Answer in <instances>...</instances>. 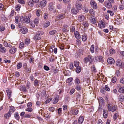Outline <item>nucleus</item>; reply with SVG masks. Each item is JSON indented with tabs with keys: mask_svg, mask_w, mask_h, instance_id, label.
Here are the masks:
<instances>
[{
	"mask_svg": "<svg viewBox=\"0 0 124 124\" xmlns=\"http://www.w3.org/2000/svg\"><path fill=\"white\" fill-rule=\"evenodd\" d=\"M71 12L73 14H76L78 12V9H77L75 8H72L71 10Z\"/></svg>",
	"mask_w": 124,
	"mask_h": 124,
	"instance_id": "nucleus-27",
	"label": "nucleus"
},
{
	"mask_svg": "<svg viewBox=\"0 0 124 124\" xmlns=\"http://www.w3.org/2000/svg\"><path fill=\"white\" fill-rule=\"evenodd\" d=\"M98 26L100 28H104L105 27L102 21L99 22L98 23Z\"/></svg>",
	"mask_w": 124,
	"mask_h": 124,
	"instance_id": "nucleus-20",
	"label": "nucleus"
},
{
	"mask_svg": "<svg viewBox=\"0 0 124 124\" xmlns=\"http://www.w3.org/2000/svg\"><path fill=\"white\" fill-rule=\"evenodd\" d=\"M34 2L31 0H28V4L30 6H33L34 5Z\"/></svg>",
	"mask_w": 124,
	"mask_h": 124,
	"instance_id": "nucleus-32",
	"label": "nucleus"
},
{
	"mask_svg": "<svg viewBox=\"0 0 124 124\" xmlns=\"http://www.w3.org/2000/svg\"><path fill=\"white\" fill-rule=\"evenodd\" d=\"M89 12L90 14L92 16H94V13H95V12L93 11V10L92 9H90L89 10Z\"/></svg>",
	"mask_w": 124,
	"mask_h": 124,
	"instance_id": "nucleus-41",
	"label": "nucleus"
},
{
	"mask_svg": "<svg viewBox=\"0 0 124 124\" xmlns=\"http://www.w3.org/2000/svg\"><path fill=\"white\" fill-rule=\"evenodd\" d=\"M90 4L91 6L94 8L96 9L97 8V4L95 2L93 1H91V2Z\"/></svg>",
	"mask_w": 124,
	"mask_h": 124,
	"instance_id": "nucleus-9",
	"label": "nucleus"
},
{
	"mask_svg": "<svg viewBox=\"0 0 124 124\" xmlns=\"http://www.w3.org/2000/svg\"><path fill=\"white\" fill-rule=\"evenodd\" d=\"M107 62L110 64H112L115 62L114 59L110 57L108 58L107 60Z\"/></svg>",
	"mask_w": 124,
	"mask_h": 124,
	"instance_id": "nucleus-10",
	"label": "nucleus"
},
{
	"mask_svg": "<svg viewBox=\"0 0 124 124\" xmlns=\"http://www.w3.org/2000/svg\"><path fill=\"white\" fill-rule=\"evenodd\" d=\"M34 22L35 24H38L39 22V19L38 18H36L35 19Z\"/></svg>",
	"mask_w": 124,
	"mask_h": 124,
	"instance_id": "nucleus-31",
	"label": "nucleus"
},
{
	"mask_svg": "<svg viewBox=\"0 0 124 124\" xmlns=\"http://www.w3.org/2000/svg\"><path fill=\"white\" fill-rule=\"evenodd\" d=\"M79 39H77L76 40V43L78 45H80L81 42L80 40H79Z\"/></svg>",
	"mask_w": 124,
	"mask_h": 124,
	"instance_id": "nucleus-62",
	"label": "nucleus"
},
{
	"mask_svg": "<svg viewBox=\"0 0 124 124\" xmlns=\"http://www.w3.org/2000/svg\"><path fill=\"white\" fill-rule=\"evenodd\" d=\"M90 21L92 23L95 24L96 23V20L93 16H92L90 18Z\"/></svg>",
	"mask_w": 124,
	"mask_h": 124,
	"instance_id": "nucleus-8",
	"label": "nucleus"
},
{
	"mask_svg": "<svg viewBox=\"0 0 124 124\" xmlns=\"http://www.w3.org/2000/svg\"><path fill=\"white\" fill-rule=\"evenodd\" d=\"M10 108V111L13 112L15 111V107L12 106H10L9 107Z\"/></svg>",
	"mask_w": 124,
	"mask_h": 124,
	"instance_id": "nucleus-44",
	"label": "nucleus"
},
{
	"mask_svg": "<svg viewBox=\"0 0 124 124\" xmlns=\"http://www.w3.org/2000/svg\"><path fill=\"white\" fill-rule=\"evenodd\" d=\"M26 111L29 112H31L32 111L33 109L32 108L28 107L25 110Z\"/></svg>",
	"mask_w": 124,
	"mask_h": 124,
	"instance_id": "nucleus-56",
	"label": "nucleus"
},
{
	"mask_svg": "<svg viewBox=\"0 0 124 124\" xmlns=\"http://www.w3.org/2000/svg\"><path fill=\"white\" fill-rule=\"evenodd\" d=\"M44 33L43 32L38 31L36 32L34 36V39L35 40H39L40 38V36L43 35Z\"/></svg>",
	"mask_w": 124,
	"mask_h": 124,
	"instance_id": "nucleus-3",
	"label": "nucleus"
},
{
	"mask_svg": "<svg viewBox=\"0 0 124 124\" xmlns=\"http://www.w3.org/2000/svg\"><path fill=\"white\" fill-rule=\"evenodd\" d=\"M24 44L23 42H21L20 44L19 48L21 49H22L24 47Z\"/></svg>",
	"mask_w": 124,
	"mask_h": 124,
	"instance_id": "nucleus-53",
	"label": "nucleus"
},
{
	"mask_svg": "<svg viewBox=\"0 0 124 124\" xmlns=\"http://www.w3.org/2000/svg\"><path fill=\"white\" fill-rule=\"evenodd\" d=\"M57 32V31L55 30H53L50 31L49 33L51 35H52L55 34Z\"/></svg>",
	"mask_w": 124,
	"mask_h": 124,
	"instance_id": "nucleus-43",
	"label": "nucleus"
},
{
	"mask_svg": "<svg viewBox=\"0 0 124 124\" xmlns=\"http://www.w3.org/2000/svg\"><path fill=\"white\" fill-rule=\"evenodd\" d=\"M94 45H93L91 46L90 50L91 52L92 53H93L94 52Z\"/></svg>",
	"mask_w": 124,
	"mask_h": 124,
	"instance_id": "nucleus-38",
	"label": "nucleus"
},
{
	"mask_svg": "<svg viewBox=\"0 0 124 124\" xmlns=\"http://www.w3.org/2000/svg\"><path fill=\"white\" fill-rule=\"evenodd\" d=\"M30 80L32 81H33L35 79L34 78L33 75H31L30 77Z\"/></svg>",
	"mask_w": 124,
	"mask_h": 124,
	"instance_id": "nucleus-63",
	"label": "nucleus"
},
{
	"mask_svg": "<svg viewBox=\"0 0 124 124\" xmlns=\"http://www.w3.org/2000/svg\"><path fill=\"white\" fill-rule=\"evenodd\" d=\"M112 104L109 102H108L107 105L108 109L109 111H111L112 112L116 111L117 109L116 106H114L111 108Z\"/></svg>",
	"mask_w": 124,
	"mask_h": 124,
	"instance_id": "nucleus-1",
	"label": "nucleus"
},
{
	"mask_svg": "<svg viewBox=\"0 0 124 124\" xmlns=\"http://www.w3.org/2000/svg\"><path fill=\"white\" fill-rule=\"evenodd\" d=\"M20 8L21 5H20L18 4L16 6V9L17 11H18L20 10Z\"/></svg>",
	"mask_w": 124,
	"mask_h": 124,
	"instance_id": "nucleus-50",
	"label": "nucleus"
},
{
	"mask_svg": "<svg viewBox=\"0 0 124 124\" xmlns=\"http://www.w3.org/2000/svg\"><path fill=\"white\" fill-rule=\"evenodd\" d=\"M85 18L84 16L82 15H80L78 17V20L79 22H83L84 21Z\"/></svg>",
	"mask_w": 124,
	"mask_h": 124,
	"instance_id": "nucleus-16",
	"label": "nucleus"
},
{
	"mask_svg": "<svg viewBox=\"0 0 124 124\" xmlns=\"http://www.w3.org/2000/svg\"><path fill=\"white\" fill-rule=\"evenodd\" d=\"M65 15L63 14H59L57 16V18L59 19H62L64 18Z\"/></svg>",
	"mask_w": 124,
	"mask_h": 124,
	"instance_id": "nucleus-26",
	"label": "nucleus"
},
{
	"mask_svg": "<svg viewBox=\"0 0 124 124\" xmlns=\"http://www.w3.org/2000/svg\"><path fill=\"white\" fill-rule=\"evenodd\" d=\"M73 78H68L66 80L67 83H70L73 80Z\"/></svg>",
	"mask_w": 124,
	"mask_h": 124,
	"instance_id": "nucleus-48",
	"label": "nucleus"
},
{
	"mask_svg": "<svg viewBox=\"0 0 124 124\" xmlns=\"http://www.w3.org/2000/svg\"><path fill=\"white\" fill-rule=\"evenodd\" d=\"M116 63L117 66H119L121 68L124 67V63L122 62L120 59H117L116 61Z\"/></svg>",
	"mask_w": 124,
	"mask_h": 124,
	"instance_id": "nucleus-5",
	"label": "nucleus"
},
{
	"mask_svg": "<svg viewBox=\"0 0 124 124\" xmlns=\"http://www.w3.org/2000/svg\"><path fill=\"white\" fill-rule=\"evenodd\" d=\"M6 92L9 98L11 97V91L8 89H7L6 90Z\"/></svg>",
	"mask_w": 124,
	"mask_h": 124,
	"instance_id": "nucleus-28",
	"label": "nucleus"
},
{
	"mask_svg": "<svg viewBox=\"0 0 124 124\" xmlns=\"http://www.w3.org/2000/svg\"><path fill=\"white\" fill-rule=\"evenodd\" d=\"M5 29V27L4 26H0V31H4Z\"/></svg>",
	"mask_w": 124,
	"mask_h": 124,
	"instance_id": "nucleus-64",
	"label": "nucleus"
},
{
	"mask_svg": "<svg viewBox=\"0 0 124 124\" xmlns=\"http://www.w3.org/2000/svg\"><path fill=\"white\" fill-rule=\"evenodd\" d=\"M84 62L86 63L89 62V63H92L93 62V57L91 55H88L84 58Z\"/></svg>",
	"mask_w": 124,
	"mask_h": 124,
	"instance_id": "nucleus-2",
	"label": "nucleus"
},
{
	"mask_svg": "<svg viewBox=\"0 0 124 124\" xmlns=\"http://www.w3.org/2000/svg\"><path fill=\"white\" fill-rule=\"evenodd\" d=\"M44 69L46 71H48L50 70L49 68L47 66L45 65L44 66Z\"/></svg>",
	"mask_w": 124,
	"mask_h": 124,
	"instance_id": "nucleus-59",
	"label": "nucleus"
},
{
	"mask_svg": "<svg viewBox=\"0 0 124 124\" xmlns=\"http://www.w3.org/2000/svg\"><path fill=\"white\" fill-rule=\"evenodd\" d=\"M74 35L77 39H80L81 36L79 32L77 31H75L74 33Z\"/></svg>",
	"mask_w": 124,
	"mask_h": 124,
	"instance_id": "nucleus-6",
	"label": "nucleus"
},
{
	"mask_svg": "<svg viewBox=\"0 0 124 124\" xmlns=\"http://www.w3.org/2000/svg\"><path fill=\"white\" fill-rule=\"evenodd\" d=\"M107 13H109L111 16H113L114 15L113 12L112 11L108 10L107 11Z\"/></svg>",
	"mask_w": 124,
	"mask_h": 124,
	"instance_id": "nucleus-60",
	"label": "nucleus"
},
{
	"mask_svg": "<svg viewBox=\"0 0 124 124\" xmlns=\"http://www.w3.org/2000/svg\"><path fill=\"white\" fill-rule=\"evenodd\" d=\"M117 6L116 5L114 6L112 8V10L115 12L117 10Z\"/></svg>",
	"mask_w": 124,
	"mask_h": 124,
	"instance_id": "nucleus-57",
	"label": "nucleus"
},
{
	"mask_svg": "<svg viewBox=\"0 0 124 124\" xmlns=\"http://www.w3.org/2000/svg\"><path fill=\"white\" fill-rule=\"evenodd\" d=\"M15 117L17 120H18L19 119L20 117L18 113H15Z\"/></svg>",
	"mask_w": 124,
	"mask_h": 124,
	"instance_id": "nucleus-40",
	"label": "nucleus"
},
{
	"mask_svg": "<svg viewBox=\"0 0 124 124\" xmlns=\"http://www.w3.org/2000/svg\"><path fill=\"white\" fill-rule=\"evenodd\" d=\"M84 120V118L83 116H80L79 118L78 123L79 124H82Z\"/></svg>",
	"mask_w": 124,
	"mask_h": 124,
	"instance_id": "nucleus-23",
	"label": "nucleus"
},
{
	"mask_svg": "<svg viewBox=\"0 0 124 124\" xmlns=\"http://www.w3.org/2000/svg\"><path fill=\"white\" fill-rule=\"evenodd\" d=\"M41 12V10L38 9L37 10L36 12V15L38 17H39L40 16V13Z\"/></svg>",
	"mask_w": 124,
	"mask_h": 124,
	"instance_id": "nucleus-37",
	"label": "nucleus"
},
{
	"mask_svg": "<svg viewBox=\"0 0 124 124\" xmlns=\"http://www.w3.org/2000/svg\"><path fill=\"white\" fill-rule=\"evenodd\" d=\"M18 1L19 3L21 4H24L25 3V1L23 0H18Z\"/></svg>",
	"mask_w": 124,
	"mask_h": 124,
	"instance_id": "nucleus-58",
	"label": "nucleus"
},
{
	"mask_svg": "<svg viewBox=\"0 0 124 124\" xmlns=\"http://www.w3.org/2000/svg\"><path fill=\"white\" fill-rule=\"evenodd\" d=\"M49 9L50 11H52L53 8V6L52 3H50L49 5Z\"/></svg>",
	"mask_w": 124,
	"mask_h": 124,
	"instance_id": "nucleus-46",
	"label": "nucleus"
},
{
	"mask_svg": "<svg viewBox=\"0 0 124 124\" xmlns=\"http://www.w3.org/2000/svg\"><path fill=\"white\" fill-rule=\"evenodd\" d=\"M16 49L14 47H12L9 50V52L11 54H13L16 51Z\"/></svg>",
	"mask_w": 124,
	"mask_h": 124,
	"instance_id": "nucleus-15",
	"label": "nucleus"
},
{
	"mask_svg": "<svg viewBox=\"0 0 124 124\" xmlns=\"http://www.w3.org/2000/svg\"><path fill=\"white\" fill-rule=\"evenodd\" d=\"M118 92L120 93H124V87H121L119 89Z\"/></svg>",
	"mask_w": 124,
	"mask_h": 124,
	"instance_id": "nucleus-29",
	"label": "nucleus"
},
{
	"mask_svg": "<svg viewBox=\"0 0 124 124\" xmlns=\"http://www.w3.org/2000/svg\"><path fill=\"white\" fill-rule=\"evenodd\" d=\"M115 52V51L113 49H112L110 50L109 51V53L111 56L112 54L114 53Z\"/></svg>",
	"mask_w": 124,
	"mask_h": 124,
	"instance_id": "nucleus-61",
	"label": "nucleus"
},
{
	"mask_svg": "<svg viewBox=\"0 0 124 124\" xmlns=\"http://www.w3.org/2000/svg\"><path fill=\"white\" fill-rule=\"evenodd\" d=\"M118 100L120 102H123L124 101V95L122 94H120L118 96Z\"/></svg>",
	"mask_w": 124,
	"mask_h": 124,
	"instance_id": "nucleus-7",
	"label": "nucleus"
},
{
	"mask_svg": "<svg viewBox=\"0 0 124 124\" xmlns=\"http://www.w3.org/2000/svg\"><path fill=\"white\" fill-rule=\"evenodd\" d=\"M59 97L58 95H57L56 97L53 100V101L54 104L57 103L58 101Z\"/></svg>",
	"mask_w": 124,
	"mask_h": 124,
	"instance_id": "nucleus-13",
	"label": "nucleus"
},
{
	"mask_svg": "<svg viewBox=\"0 0 124 124\" xmlns=\"http://www.w3.org/2000/svg\"><path fill=\"white\" fill-rule=\"evenodd\" d=\"M99 104L100 105H103L104 103V101L102 97H100L98 99Z\"/></svg>",
	"mask_w": 124,
	"mask_h": 124,
	"instance_id": "nucleus-14",
	"label": "nucleus"
},
{
	"mask_svg": "<svg viewBox=\"0 0 124 124\" xmlns=\"http://www.w3.org/2000/svg\"><path fill=\"white\" fill-rule=\"evenodd\" d=\"M119 116V113H116L113 116V118L114 120H115Z\"/></svg>",
	"mask_w": 124,
	"mask_h": 124,
	"instance_id": "nucleus-34",
	"label": "nucleus"
},
{
	"mask_svg": "<svg viewBox=\"0 0 124 124\" xmlns=\"http://www.w3.org/2000/svg\"><path fill=\"white\" fill-rule=\"evenodd\" d=\"M55 47L53 46H51L49 49V51L51 52H53L54 51V49Z\"/></svg>",
	"mask_w": 124,
	"mask_h": 124,
	"instance_id": "nucleus-47",
	"label": "nucleus"
},
{
	"mask_svg": "<svg viewBox=\"0 0 124 124\" xmlns=\"http://www.w3.org/2000/svg\"><path fill=\"white\" fill-rule=\"evenodd\" d=\"M91 70L92 72H96V70L94 65H93L91 66Z\"/></svg>",
	"mask_w": 124,
	"mask_h": 124,
	"instance_id": "nucleus-36",
	"label": "nucleus"
},
{
	"mask_svg": "<svg viewBox=\"0 0 124 124\" xmlns=\"http://www.w3.org/2000/svg\"><path fill=\"white\" fill-rule=\"evenodd\" d=\"M47 3V2L45 0H44L41 1L40 3V5L42 7H44Z\"/></svg>",
	"mask_w": 124,
	"mask_h": 124,
	"instance_id": "nucleus-18",
	"label": "nucleus"
},
{
	"mask_svg": "<svg viewBox=\"0 0 124 124\" xmlns=\"http://www.w3.org/2000/svg\"><path fill=\"white\" fill-rule=\"evenodd\" d=\"M3 44L4 46L6 47H11L12 46L10 44H8L7 42L4 41Z\"/></svg>",
	"mask_w": 124,
	"mask_h": 124,
	"instance_id": "nucleus-24",
	"label": "nucleus"
},
{
	"mask_svg": "<svg viewBox=\"0 0 124 124\" xmlns=\"http://www.w3.org/2000/svg\"><path fill=\"white\" fill-rule=\"evenodd\" d=\"M76 70L77 73H79L81 71V67L79 66L77 67Z\"/></svg>",
	"mask_w": 124,
	"mask_h": 124,
	"instance_id": "nucleus-33",
	"label": "nucleus"
},
{
	"mask_svg": "<svg viewBox=\"0 0 124 124\" xmlns=\"http://www.w3.org/2000/svg\"><path fill=\"white\" fill-rule=\"evenodd\" d=\"M19 27L21 28L20 31L23 34H25L27 32L28 30L27 28L24 26H22L20 25L19 26Z\"/></svg>",
	"mask_w": 124,
	"mask_h": 124,
	"instance_id": "nucleus-4",
	"label": "nucleus"
},
{
	"mask_svg": "<svg viewBox=\"0 0 124 124\" xmlns=\"http://www.w3.org/2000/svg\"><path fill=\"white\" fill-rule=\"evenodd\" d=\"M22 63L20 62L18 63L17 65V69H19L21 68L22 66Z\"/></svg>",
	"mask_w": 124,
	"mask_h": 124,
	"instance_id": "nucleus-51",
	"label": "nucleus"
},
{
	"mask_svg": "<svg viewBox=\"0 0 124 124\" xmlns=\"http://www.w3.org/2000/svg\"><path fill=\"white\" fill-rule=\"evenodd\" d=\"M74 65L75 67L76 68L79 66V62H78L77 61H75L74 62Z\"/></svg>",
	"mask_w": 124,
	"mask_h": 124,
	"instance_id": "nucleus-49",
	"label": "nucleus"
},
{
	"mask_svg": "<svg viewBox=\"0 0 124 124\" xmlns=\"http://www.w3.org/2000/svg\"><path fill=\"white\" fill-rule=\"evenodd\" d=\"M65 75L67 76H69L70 75V73L68 70H66L64 71Z\"/></svg>",
	"mask_w": 124,
	"mask_h": 124,
	"instance_id": "nucleus-35",
	"label": "nucleus"
},
{
	"mask_svg": "<svg viewBox=\"0 0 124 124\" xmlns=\"http://www.w3.org/2000/svg\"><path fill=\"white\" fill-rule=\"evenodd\" d=\"M50 24L49 22H46L44 25V27L45 28H46Z\"/></svg>",
	"mask_w": 124,
	"mask_h": 124,
	"instance_id": "nucleus-54",
	"label": "nucleus"
},
{
	"mask_svg": "<svg viewBox=\"0 0 124 124\" xmlns=\"http://www.w3.org/2000/svg\"><path fill=\"white\" fill-rule=\"evenodd\" d=\"M117 80V78L116 77H114L111 80L112 83H115Z\"/></svg>",
	"mask_w": 124,
	"mask_h": 124,
	"instance_id": "nucleus-52",
	"label": "nucleus"
},
{
	"mask_svg": "<svg viewBox=\"0 0 124 124\" xmlns=\"http://www.w3.org/2000/svg\"><path fill=\"white\" fill-rule=\"evenodd\" d=\"M105 6L108 9H110L112 7L111 4V3L108 2L105 3Z\"/></svg>",
	"mask_w": 124,
	"mask_h": 124,
	"instance_id": "nucleus-17",
	"label": "nucleus"
},
{
	"mask_svg": "<svg viewBox=\"0 0 124 124\" xmlns=\"http://www.w3.org/2000/svg\"><path fill=\"white\" fill-rule=\"evenodd\" d=\"M0 52L3 53H5L6 51V48L3 47L1 44H0Z\"/></svg>",
	"mask_w": 124,
	"mask_h": 124,
	"instance_id": "nucleus-11",
	"label": "nucleus"
},
{
	"mask_svg": "<svg viewBox=\"0 0 124 124\" xmlns=\"http://www.w3.org/2000/svg\"><path fill=\"white\" fill-rule=\"evenodd\" d=\"M107 111L106 109H104L103 110V115L104 118H106L107 116Z\"/></svg>",
	"mask_w": 124,
	"mask_h": 124,
	"instance_id": "nucleus-22",
	"label": "nucleus"
},
{
	"mask_svg": "<svg viewBox=\"0 0 124 124\" xmlns=\"http://www.w3.org/2000/svg\"><path fill=\"white\" fill-rule=\"evenodd\" d=\"M83 25L85 27H87L88 26V23L87 21L84 22L83 23Z\"/></svg>",
	"mask_w": 124,
	"mask_h": 124,
	"instance_id": "nucleus-45",
	"label": "nucleus"
},
{
	"mask_svg": "<svg viewBox=\"0 0 124 124\" xmlns=\"http://www.w3.org/2000/svg\"><path fill=\"white\" fill-rule=\"evenodd\" d=\"M98 59L100 62H103V59L102 57L100 56L98 57Z\"/></svg>",
	"mask_w": 124,
	"mask_h": 124,
	"instance_id": "nucleus-39",
	"label": "nucleus"
},
{
	"mask_svg": "<svg viewBox=\"0 0 124 124\" xmlns=\"http://www.w3.org/2000/svg\"><path fill=\"white\" fill-rule=\"evenodd\" d=\"M11 114V111H9L7 114L4 115V116L6 119H8L10 116Z\"/></svg>",
	"mask_w": 124,
	"mask_h": 124,
	"instance_id": "nucleus-21",
	"label": "nucleus"
},
{
	"mask_svg": "<svg viewBox=\"0 0 124 124\" xmlns=\"http://www.w3.org/2000/svg\"><path fill=\"white\" fill-rule=\"evenodd\" d=\"M75 82V84H79L80 83V80L77 77L76 78Z\"/></svg>",
	"mask_w": 124,
	"mask_h": 124,
	"instance_id": "nucleus-42",
	"label": "nucleus"
},
{
	"mask_svg": "<svg viewBox=\"0 0 124 124\" xmlns=\"http://www.w3.org/2000/svg\"><path fill=\"white\" fill-rule=\"evenodd\" d=\"M76 7L78 10L81 9L82 8L81 4L80 3L78 2L75 5Z\"/></svg>",
	"mask_w": 124,
	"mask_h": 124,
	"instance_id": "nucleus-12",
	"label": "nucleus"
},
{
	"mask_svg": "<svg viewBox=\"0 0 124 124\" xmlns=\"http://www.w3.org/2000/svg\"><path fill=\"white\" fill-rule=\"evenodd\" d=\"M23 20L25 21V22L27 23H29L30 21V19L28 17H23Z\"/></svg>",
	"mask_w": 124,
	"mask_h": 124,
	"instance_id": "nucleus-19",
	"label": "nucleus"
},
{
	"mask_svg": "<svg viewBox=\"0 0 124 124\" xmlns=\"http://www.w3.org/2000/svg\"><path fill=\"white\" fill-rule=\"evenodd\" d=\"M122 20L120 18L116 19V23L117 24H119L121 23Z\"/></svg>",
	"mask_w": 124,
	"mask_h": 124,
	"instance_id": "nucleus-30",
	"label": "nucleus"
},
{
	"mask_svg": "<svg viewBox=\"0 0 124 124\" xmlns=\"http://www.w3.org/2000/svg\"><path fill=\"white\" fill-rule=\"evenodd\" d=\"M87 39V37L86 35L85 34L82 35V40L83 41H86Z\"/></svg>",
	"mask_w": 124,
	"mask_h": 124,
	"instance_id": "nucleus-25",
	"label": "nucleus"
},
{
	"mask_svg": "<svg viewBox=\"0 0 124 124\" xmlns=\"http://www.w3.org/2000/svg\"><path fill=\"white\" fill-rule=\"evenodd\" d=\"M57 110L58 114L59 115H61L62 110V108H60L58 109Z\"/></svg>",
	"mask_w": 124,
	"mask_h": 124,
	"instance_id": "nucleus-55",
	"label": "nucleus"
}]
</instances>
